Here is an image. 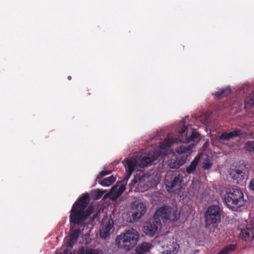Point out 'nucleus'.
Instances as JSON below:
<instances>
[{
    "instance_id": "nucleus-1",
    "label": "nucleus",
    "mask_w": 254,
    "mask_h": 254,
    "mask_svg": "<svg viewBox=\"0 0 254 254\" xmlns=\"http://www.w3.org/2000/svg\"><path fill=\"white\" fill-rule=\"evenodd\" d=\"M180 215L170 206H164L159 208L155 212L154 219L147 222L143 226V232L148 236H153L158 232L162 227L160 219L176 221L179 219Z\"/></svg>"
},
{
    "instance_id": "nucleus-2",
    "label": "nucleus",
    "mask_w": 254,
    "mask_h": 254,
    "mask_svg": "<svg viewBox=\"0 0 254 254\" xmlns=\"http://www.w3.org/2000/svg\"><path fill=\"white\" fill-rule=\"evenodd\" d=\"M90 201L88 193H84L74 202L70 211L69 222L71 226H83L86 220L84 209Z\"/></svg>"
},
{
    "instance_id": "nucleus-3",
    "label": "nucleus",
    "mask_w": 254,
    "mask_h": 254,
    "mask_svg": "<svg viewBox=\"0 0 254 254\" xmlns=\"http://www.w3.org/2000/svg\"><path fill=\"white\" fill-rule=\"evenodd\" d=\"M139 239L138 232L136 229L131 228L117 236L116 242L119 248L129 251L136 245Z\"/></svg>"
},
{
    "instance_id": "nucleus-4",
    "label": "nucleus",
    "mask_w": 254,
    "mask_h": 254,
    "mask_svg": "<svg viewBox=\"0 0 254 254\" xmlns=\"http://www.w3.org/2000/svg\"><path fill=\"white\" fill-rule=\"evenodd\" d=\"M224 201L228 207L236 209L245 204L243 192L240 189L229 188L226 190Z\"/></svg>"
},
{
    "instance_id": "nucleus-5",
    "label": "nucleus",
    "mask_w": 254,
    "mask_h": 254,
    "mask_svg": "<svg viewBox=\"0 0 254 254\" xmlns=\"http://www.w3.org/2000/svg\"><path fill=\"white\" fill-rule=\"evenodd\" d=\"M204 222L207 228L217 227L221 222V212L219 206L211 205L208 207L204 213Z\"/></svg>"
},
{
    "instance_id": "nucleus-6",
    "label": "nucleus",
    "mask_w": 254,
    "mask_h": 254,
    "mask_svg": "<svg viewBox=\"0 0 254 254\" xmlns=\"http://www.w3.org/2000/svg\"><path fill=\"white\" fill-rule=\"evenodd\" d=\"M183 181V177L181 174L167 176L165 179V184L168 191L170 193L174 192L176 189L180 188Z\"/></svg>"
},
{
    "instance_id": "nucleus-7",
    "label": "nucleus",
    "mask_w": 254,
    "mask_h": 254,
    "mask_svg": "<svg viewBox=\"0 0 254 254\" xmlns=\"http://www.w3.org/2000/svg\"><path fill=\"white\" fill-rule=\"evenodd\" d=\"M230 175L237 184L241 186H243L248 179V173L245 169H235L231 171Z\"/></svg>"
},
{
    "instance_id": "nucleus-8",
    "label": "nucleus",
    "mask_w": 254,
    "mask_h": 254,
    "mask_svg": "<svg viewBox=\"0 0 254 254\" xmlns=\"http://www.w3.org/2000/svg\"><path fill=\"white\" fill-rule=\"evenodd\" d=\"M240 236L245 241L254 240V220H251L247 223L246 228L241 230Z\"/></svg>"
},
{
    "instance_id": "nucleus-9",
    "label": "nucleus",
    "mask_w": 254,
    "mask_h": 254,
    "mask_svg": "<svg viewBox=\"0 0 254 254\" xmlns=\"http://www.w3.org/2000/svg\"><path fill=\"white\" fill-rule=\"evenodd\" d=\"M132 219L134 221H137L140 219L146 211L145 204L141 202H138L135 204L132 208Z\"/></svg>"
},
{
    "instance_id": "nucleus-10",
    "label": "nucleus",
    "mask_w": 254,
    "mask_h": 254,
    "mask_svg": "<svg viewBox=\"0 0 254 254\" xmlns=\"http://www.w3.org/2000/svg\"><path fill=\"white\" fill-rule=\"evenodd\" d=\"M79 227L71 226L69 233V238L67 243V247H72L77 242L80 233V229Z\"/></svg>"
},
{
    "instance_id": "nucleus-11",
    "label": "nucleus",
    "mask_w": 254,
    "mask_h": 254,
    "mask_svg": "<svg viewBox=\"0 0 254 254\" xmlns=\"http://www.w3.org/2000/svg\"><path fill=\"white\" fill-rule=\"evenodd\" d=\"M123 163L125 166L126 172H128V176L131 175L135 167L138 166L137 160L134 157L126 158L123 161Z\"/></svg>"
},
{
    "instance_id": "nucleus-12",
    "label": "nucleus",
    "mask_w": 254,
    "mask_h": 254,
    "mask_svg": "<svg viewBox=\"0 0 254 254\" xmlns=\"http://www.w3.org/2000/svg\"><path fill=\"white\" fill-rule=\"evenodd\" d=\"M242 133L240 129H235L230 132H223L219 136V139L220 141H228L236 137L240 136Z\"/></svg>"
},
{
    "instance_id": "nucleus-13",
    "label": "nucleus",
    "mask_w": 254,
    "mask_h": 254,
    "mask_svg": "<svg viewBox=\"0 0 254 254\" xmlns=\"http://www.w3.org/2000/svg\"><path fill=\"white\" fill-rule=\"evenodd\" d=\"M156 159V157L154 155H149L138 158V159H137L138 166L140 168H144L148 166L151 165Z\"/></svg>"
},
{
    "instance_id": "nucleus-14",
    "label": "nucleus",
    "mask_w": 254,
    "mask_h": 254,
    "mask_svg": "<svg viewBox=\"0 0 254 254\" xmlns=\"http://www.w3.org/2000/svg\"><path fill=\"white\" fill-rule=\"evenodd\" d=\"M244 109L248 113L254 112V91L246 97Z\"/></svg>"
},
{
    "instance_id": "nucleus-15",
    "label": "nucleus",
    "mask_w": 254,
    "mask_h": 254,
    "mask_svg": "<svg viewBox=\"0 0 254 254\" xmlns=\"http://www.w3.org/2000/svg\"><path fill=\"white\" fill-rule=\"evenodd\" d=\"M76 254H103L101 250L93 249L87 246H81L76 252Z\"/></svg>"
},
{
    "instance_id": "nucleus-16",
    "label": "nucleus",
    "mask_w": 254,
    "mask_h": 254,
    "mask_svg": "<svg viewBox=\"0 0 254 254\" xmlns=\"http://www.w3.org/2000/svg\"><path fill=\"white\" fill-rule=\"evenodd\" d=\"M152 247V244L145 242H142L135 248V254H144L148 252Z\"/></svg>"
},
{
    "instance_id": "nucleus-17",
    "label": "nucleus",
    "mask_w": 254,
    "mask_h": 254,
    "mask_svg": "<svg viewBox=\"0 0 254 254\" xmlns=\"http://www.w3.org/2000/svg\"><path fill=\"white\" fill-rule=\"evenodd\" d=\"M186 162L185 159L183 158L175 157L174 159H171L169 161V166L171 169H178Z\"/></svg>"
},
{
    "instance_id": "nucleus-18",
    "label": "nucleus",
    "mask_w": 254,
    "mask_h": 254,
    "mask_svg": "<svg viewBox=\"0 0 254 254\" xmlns=\"http://www.w3.org/2000/svg\"><path fill=\"white\" fill-rule=\"evenodd\" d=\"M164 249L166 252V254H176L178 251L179 246L176 242L173 241L164 246Z\"/></svg>"
},
{
    "instance_id": "nucleus-19",
    "label": "nucleus",
    "mask_w": 254,
    "mask_h": 254,
    "mask_svg": "<svg viewBox=\"0 0 254 254\" xmlns=\"http://www.w3.org/2000/svg\"><path fill=\"white\" fill-rule=\"evenodd\" d=\"M177 142V138L171 137L169 135L163 142L160 143L159 147L161 149H166Z\"/></svg>"
},
{
    "instance_id": "nucleus-20",
    "label": "nucleus",
    "mask_w": 254,
    "mask_h": 254,
    "mask_svg": "<svg viewBox=\"0 0 254 254\" xmlns=\"http://www.w3.org/2000/svg\"><path fill=\"white\" fill-rule=\"evenodd\" d=\"M112 227L113 224L110 221L103 226L100 232V237L102 238H106L110 235V232Z\"/></svg>"
},
{
    "instance_id": "nucleus-21",
    "label": "nucleus",
    "mask_w": 254,
    "mask_h": 254,
    "mask_svg": "<svg viewBox=\"0 0 254 254\" xmlns=\"http://www.w3.org/2000/svg\"><path fill=\"white\" fill-rule=\"evenodd\" d=\"M200 159L199 155H197L190 163V166L187 168L186 171L188 174L193 173L196 170V166Z\"/></svg>"
},
{
    "instance_id": "nucleus-22",
    "label": "nucleus",
    "mask_w": 254,
    "mask_h": 254,
    "mask_svg": "<svg viewBox=\"0 0 254 254\" xmlns=\"http://www.w3.org/2000/svg\"><path fill=\"white\" fill-rule=\"evenodd\" d=\"M231 92V90L229 87L220 90L218 91L215 92L214 95L217 99H222L228 96Z\"/></svg>"
},
{
    "instance_id": "nucleus-23",
    "label": "nucleus",
    "mask_w": 254,
    "mask_h": 254,
    "mask_svg": "<svg viewBox=\"0 0 254 254\" xmlns=\"http://www.w3.org/2000/svg\"><path fill=\"white\" fill-rule=\"evenodd\" d=\"M236 249V245L230 244L224 247L217 254H229Z\"/></svg>"
},
{
    "instance_id": "nucleus-24",
    "label": "nucleus",
    "mask_w": 254,
    "mask_h": 254,
    "mask_svg": "<svg viewBox=\"0 0 254 254\" xmlns=\"http://www.w3.org/2000/svg\"><path fill=\"white\" fill-rule=\"evenodd\" d=\"M116 180V178L114 176H111L109 177H107L102 180L100 184L104 187L109 186L111 185Z\"/></svg>"
},
{
    "instance_id": "nucleus-25",
    "label": "nucleus",
    "mask_w": 254,
    "mask_h": 254,
    "mask_svg": "<svg viewBox=\"0 0 254 254\" xmlns=\"http://www.w3.org/2000/svg\"><path fill=\"white\" fill-rule=\"evenodd\" d=\"M246 149L250 152L254 153V141H249L245 144Z\"/></svg>"
},
{
    "instance_id": "nucleus-26",
    "label": "nucleus",
    "mask_w": 254,
    "mask_h": 254,
    "mask_svg": "<svg viewBox=\"0 0 254 254\" xmlns=\"http://www.w3.org/2000/svg\"><path fill=\"white\" fill-rule=\"evenodd\" d=\"M94 208L92 206H89L86 210L84 209V215L86 219L93 213Z\"/></svg>"
},
{
    "instance_id": "nucleus-27",
    "label": "nucleus",
    "mask_w": 254,
    "mask_h": 254,
    "mask_svg": "<svg viewBox=\"0 0 254 254\" xmlns=\"http://www.w3.org/2000/svg\"><path fill=\"white\" fill-rule=\"evenodd\" d=\"M212 165L213 163L212 162H210L208 161V160H206L203 162L202 168L204 170H208L212 167Z\"/></svg>"
},
{
    "instance_id": "nucleus-28",
    "label": "nucleus",
    "mask_w": 254,
    "mask_h": 254,
    "mask_svg": "<svg viewBox=\"0 0 254 254\" xmlns=\"http://www.w3.org/2000/svg\"><path fill=\"white\" fill-rule=\"evenodd\" d=\"M111 173V171H106V170L102 171L98 175V176L97 177V179H100L105 176L110 174Z\"/></svg>"
},
{
    "instance_id": "nucleus-29",
    "label": "nucleus",
    "mask_w": 254,
    "mask_h": 254,
    "mask_svg": "<svg viewBox=\"0 0 254 254\" xmlns=\"http://www.w3.org/2000/svg\"><path fill=\"white\" fill-rule=\"evenodd\" d=\"M198 136H199V134L197 132H196L195 131H192L191 135L190 137L189 140L193 141L195 139L197 138L198 137Z\"/></svg>"
},
{
    "instance_id": "nucleus-30",
    "label": "nucleus",
    "mask_w": 254,
    "mask_h": 254,
    "mask_svg": "<svg viewBox=\"0 0 254 254\" xmlns=\"http://www.w3.org/2000/svg\"><path fill=\"white\" fill-rule=\"evenodd\" d=\"M188 128L186 126H183V127L179 129V133L183 135L184 134H185L187 131Z\"/></svg>"
},
{
    "instance_id": "nucleus-31",
    "label": "nucleus",
    "mask_w": 254,
    "mask_h": 254,
    "mask_svg": "<svg viewBox=\"0 0 254 254\" xmlns=\"http://www.w3.org/2000/svg\"><path fill=\"white\" fill-rule=\"evenodd\" d=\"M125 189H126V187L125 185H122L121 186H120L119 190H118V192H119V194H122L125 191Z\"/></svg>"
},
{
    "instance_id": "nucleus-32",
    "label": "nucleus",
    "mask_w": 254,
    "mask_h": 254,
    "mask_svg": "<svg viewBox=\"0 0 254 254\" xmlns=\"http://www.w3.org/2000/svg\"><path fill=\"white\" fill-rule=\"evenodd\" d=\"M249 188L250 190L254 191V178L252 179L250 181Z\"/></svg>"
},
{
    "instance_id": "nucleus-33",
    "label": "nucleus",
    "mask_w": 254,
    "mask_h": 254,
    "mask_svg": "<svg viewBox=\"0 0 254 254\" xmlns=\"http://www.w3.org/2000/svg\"><path fill=\"white\" fill-rule=\"evenodd\" d=\"M187 148L186 147H184L183 148V150H181V151H179L178 150L177 152L179 153H186L187 151Z\"/></svg>"
},
{
    "instance_id": "nucleus-34",
    "label": "nucleus",
    "mask_w": 254,
    "mask_h": 254,
    "mask_svg": "<svg viewBox=\"0 0 254 254\" xmlns=\"http://www.w3.org/2000/svg\"><path fill=\"white\" fill-rule=\"evenodd\" d=\"M62 254H72V253L71 252H69L67 249H66L64 251Z\"/></svg>"
},
{
    "instance_id": "nucleus-35",
    "label": "nucleus",
    "mask_w": 254,
    "mask_h": 254,
    "mask_svg": "<svg viewBox=\"0 0 254 254\" xmlns=\"http://www.w3.org/2000/svg\"><path fill=\"white\" fill-rule=\"evenodd\" d=\"M131 175L128 176V172H127V175H126L125 177V180H126V181H127Z\"/></svg>"
},
{
    "instance_id": "nucleus-36",
    "label": "nucleus",
    "mask_w": 254,
    "mask_h": 254,
    "mask_svg": "<svg viewBox=\"0 0 254 254\" xmlns=\"http://www.w3.org/2000/svg\"><path fill=\"white\" fill-rule=\"evenodd\" d=\"M98 195L99 196H102L103 194V191L101 190H98Z\"/></svg>"
},
{
    "instance_id": "nucleus-37",
    "label": "nucleus",
    "mask_w": 254,
    "mask_h": 254,
    "mask_svg": "<svg viewBox=\"0 0 254 254\" xmlns=\"http://www.w3.org/2000/svg\"><path fill=\"white\" fill-rule=\"evenodd\" d=\"M139 179H138L136 177H135L134 179L132 180L131 181L132 182H133L134 183H136L138 182V180Z\"/></svg>"
},
{
    "instance_id": "nucleus-38",
    "label": "nucleus",
    "mask_w": 254,
    "mask_h": 254,
    "mask_svg": "<svg viewBox=\"0 0 254 254\" xmlns=\"http://www.w3.org/2000/svg\"><path fill=\"white\" fill-rule=\"evenodd\" d=\"M67 78H68V80H70L71 79V76H68L67 77Z\"/></svg>"
}]
</instances>
